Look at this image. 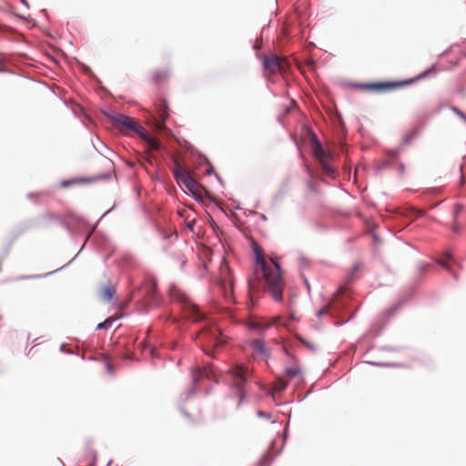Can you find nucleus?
<instances>
[{"mask_svg": "<svg viewBox=\"0 0 466 466\" xmlns=\"http://www.w3.org/2000/svg\"><path fill=\"white\" fill-rule=\"evenodd\" d=\"M285 282L280 266L276 258L266 259L262 254H257L253 275L248 279V296L254 299L258 289L267 291L274 300L281 301Z\"/></svg>", "mask_w": 466, "mask_h": 466, "instance_id": "f257e3e1", "label": "nucleus"}, {"mask_svg": "<svg viewBox=\"0 0 466 466\" xmlns=\"http://www.w3.org/2000/svg\"><path fill=\"white\" fill-rule=\"evenodd\" d=\"M107 118L111 125L122 133L135 132L139 137H145L146 129L132 117L119 113H112L107 115Z\"/></svg>", "mask_w": 466, "mask_h": 466, "instance_id": "f03ea898", "label": "nucleus"}, {"mask_svg": "<svg viewBox=\"0 0 466 466\" xmlns=\"http://www.w3.org/2000/svg\"><path fill=\"white\" fill-rule=\"evenodd\" d=\"M170 297L173 300L184 305V310L188 318L193 319L195 321L203 319V314L199 311L198 306L191 302L190 299L185 292L176 287H173L170 289Z\"/></svg>", "mask_w": 466, "mask_h": 466, "instance_id": "7ed1b4c3", "label": "nucleus"}, {"mask_svg": "<svg viewBox=\"0 0 466 466\" xmlns=\"http://www.w3.org/2000/svg\"><path fill=\"white\" fill-rule=\"evenodd\" d=\"M415 82V79H408L404 81H384L370 84H360L358 87L362 90H368L374 93H385L396 88H400Z\"/></svg>", "mask_w": 466, "mask_h": 466, "instance_id": "20e7f679", "label": "nucleus"}, {"mask_svg": "<svg viewBox=\"0 0 466 466\" xmlns=\"http://www.w3.org/2000/svg\"><path fill=\"white\" fill-rule=\"evenodd\" d=\"M231 376V384L238 390L239 401L244 398L245 385L249 377V371L247 367L237 365L229 370Z\"/></svg>", "mask_w": 466, "mask_h": 466, "instance_id": "39448f33", "label": "nucleus"}, {"mask_svg": "<svg viewBox=\"0 0 466 466\" xmlns=\"http://www.w3.org/2000/svg\"><path fill=\"white\" fill-rule=\"evenodd\" d=\"M313 151L315 157L318 158L323 173L328 177H334L336 171L335 168L330 164V161L332 159L330 152L325 150L319 142H316L314 144Z\"/></svg>", "mask_w": 466, "mask_h": 466, "instance_id": "423d86ee", "label": "nucleus"}, {"mask_svg": "<svg viewBox=\"0 0 466 466\" xmlns=\"http://www.w3.org/2000/svg\"><path fill=\"white\" fill-rule=\"evenodd\" d=\"M198 337L201 342L206 345V347H212L216 349L222 346L224 343V339L221 337V332L216 327H209L202 329L198 334Z\"/></svg>", "mask_w": 466, "mask_h": 466, "instance_id": "0eeeda50", "label": "nucleus"}, {"mask_svg": "<svg viewBox=\"0 0 466 466\" xmlns=\"http://www.w3.org/2000/svg\"><path fill=\"white\" fill-rule=\"evenodd\" d=\"M219 285L224 297L228 299L234 301L232 297L233 295V279L231 276V271L228 266L226 263L221 264L220 266V279L218 282Z\"/></svg>", "mask_w": 466, "mask_h": 466, "instance_id": "6e6552de", "label": "nucleus"}, {"mask_svg": "<svg viewBox=\"0 0 466 466\" xmlns=\"http://www.w3.org/2000/svg\"><path fill=\"white\" fill-rule=\"evenodd\" d=\"M169 109L165 100L161 99L156 106L155 113L152 114V120L155 128L161 132L166 129L165 122L168 118Z\"/></svg>", "mask_w": 466, "mask_h": 466, "instance_id": "1a4fd4ad", "label": "nucleus"}, {"mask_svg": "<svg viewBox=\"0 0 466 466\" xmlns=\"http://www.w3.org/2000/svg\"><path fill=\"white\" fill-rule=\"evenodd\" d=\"M263 65L269 74H275L286 70L289 63L285 58L271 55L264 57Z\"/></svg>", "mask_w": 466, "mask_h": 466, "instance_id": "9d476101", "label": "nucleus"}, {"mask_svg": "<svg viewBox=\"0 0 466 466\" xmlns=\"http://www.w3.org/2000/svg\"><path fill=\"white\" fill-rule=\"evenodd\" d=\"M174 177L177 182L183 183L191 192L197 190L198 183L182 167H177L174 171Z\"/></svg>", "mask_w": 466, "mask_h": 466, "instance_id": "9b49d317", "label": "nucleus"}, {"mask_svg": "<svg viewBox=\"0 0 466 466\" xmlns=\"http://www.w3.org/2000/svg\"><path fill=\"white\" fill-rule=\"evenodd\" d=\"M169 76V71L167 69H157L152 72L151 79L153 83L159 85L167 82Z\"/></svg>", "mask_w": 466, "mask_h": 466, "instance_id": "f8f14e48", "label": "nucleus"}, {"mask_svg": "<svg viewBox=\"0 0 466 466\" xmlns=\"http://www.w3.org/2000/svg\"><path fill=\"white\" fill-rule=\"evenodd\" d=\"M301 374L302 370L299 363L297 362V360H294V362L290 366H288L285 369V375L289 379L299 377Z\"/></svg>", "mask_w": 466, "mask_h": 466, "instance_id": "ddd939ff", "label": "nucleus"}, {"mask_svg": "<svg viewBox=\"0 0 466 466\" xmlns=\"http://www.w3.org/2000/svg\"><path fill=\"white\" fill-rule=\"evenodd\" d=\"M145 142H147V148L149 150H158L161 147V144L160 142L152 137L148 132L146 130V134H145V137H140Z\"/></svg>", "mask_w": 466, "mask_h": 466, "instance_id": "4468645a", "label": "nucleus"}, {"mask_svg": "<svg viewBox=\"0 0 466 466\" xmlns=\"http://www.w3.org/2000/svg\"><path fill=\"white\" fill-rule=\"evenodd\" d=\"M116 293V288L113 285L107 284L101 289L100 296L105 300H111Z\"/></svg>", "mask_w": 466, "mask_h": 466, "instance_id": "2eb2a0df", "label": "nucleus"}, {"mask_svg": "<svg viewBox=\"0 0 466 466\" xmlns=\"http://www.w3.org/2000/svg\"><path fill=\"white\" fill-rule=\"evenodd\" d=\"M211 372L210 367H205L203 369H198L193 372V379L195 381L199 380L202 377H209Z\"/></svg>", "mask_w": 466, "mask_h": 466, "instance_id": "dca6fc26", "label": "nucleus"}, {"mask_svg": "<svg viewBox=\"0 0 466 466\" xmlns=\"http://www.w3.org/2000/svg\"><path fill=\"white\" fill-rule=\"evenodd\" d=\"M251 347L255 352L265 354V345L260 339H255L251 342Z\"/></svg>", "mask_w": 466, "mask_h": 466, "instance_id": "f3484780", "label": "nucleus"}, {"mask_svg": "<svg viewBox=\"0 0 466 466\" xmlns=\"http://www.w3.org/2000/svg\"><path fill=\"white\" fill-rule=\"evenodd\" d=\"M248 326L251 329L261 330V329H268V327H270V324H267V322H264V321L251 320L249 322Z\"/></svg>", "mask_w": 466, "mask_h": 466, "instance_id": "a211bd4d", "label": "nucleus"}, {"mask_svg": "<svg viewBox=\"0 0 466 466\" xmlns=\"http://www.w3.org/2000/svg\"><path fill=\"white\" fill-rule=\"evenodd\" d=\"M87 181H88V179H86V178H76V179H71V180H64L60 183V187H67L69 186L86 183Z\"/></svg>", "mask_w": 466, "mask_h": 466, "instance_id": "6ab92c4d", "label": "nucleus"}, {"mask_svg": "<svg viewBox=\"0 0 466 466\" xmlns=\"http://www.w3.org/2000/svg\"><path fill=\"white\" fill-rule=\"evenodd\" d=\"M287 385H288V382L283 378H279L275 382L274 390L276 391L280 392L286 389Z\"/></svg>", "mask_w": 466, "mask_h": 466, "instance_id": "aec40b11", "label": "nucleus"}, {"mask_svg": "<svg viewBox=\"0 0 466 466\" xmlns=\"http://www.w3.org/2000/svg\"><path fill=\"white\" fill-rule=\"evenodd\" d=\"M445 258H446L445 259H441L439 263L445 269L451 270L450 265L447 260H452V258H453L452 255L450 252H447L445 255Z\"/></svg>", "mask_w": 466, "mask_h": 466, "instance_id": "412c9836", "label": "nucleus"}, {"mask_svg": "<svg viewBox=\"0 0 466 466\" xmlns=\"http://www.w3.org/2000/svg\"><path fill=\"white\" fill-rule=\"evenodd\" d=\"M117 318H108L106 319L105 321L99 323L97 326H96V329H107L109 327H111L113 321L115 319H116Z\"/></svg>", "mask_w": 466, "mask_h": 466, "instance_id": "4be33fe9", "label": "nucleus"}, {"mask_svg": "<svg viewBox=\"0 0 466 466\" xmlns=\"http://www.w3.org/2000/svg\"><path fill=\"white\" fill-rule=\"evenodd\" d=\"M462 209H463V207L461 204H456L454 206V210H453L454 219H457V217L462 211Z\"/></svg>", "mask_w": 466, "mask_h": 466, "instance_id": "5701e85b", "label": "nucleus"}, {"mask_svg": "<svg viewBox=\"0 0 466 466\" xmlns=\"http://www.w3.org/2000/svg\"><path fill=\"white\" fill-rule=\"evenodd\" d=\"M329 306L326 305L318 311L317 315L319 318H320L322 315L327 314L329 312Z\"/></svg>", "mask_w": 466, "mask_h": 466, "instance_id": "b1692460", "label": "nucleus"}, {"mask_svg": "<svg viewBox=\"0 0 466 466\" xmlns=\"http://www.w3.org/2000/svg\"><path fill=\"white\" fill-rule=\"evenodd\" d=\"M281 323V317H275L273 319H272V322H267V324H270L271 325H279Z\"/></svg>", "mask_w": 466, "mask_h": 466, "instance_id": "393cba45", "label": "nucleus"}, {"mask_svg": "<svg viewBox=\"0 0 466 466\" xmlns=\"http://www.w3.org/2000/svg\"><path fill=\"white\" fill-rule=\"evenodd\" d=\"M194 224H195V219H192L191 221H187L186 228L188 230L193 231L194 230Z\"/></svg>", "mask_w": 466, "mask_h": 466, "instance_id": "a878e982", "label": "nucleus"}, {"mask_svg": "<svg viewBox=\"0 0 466 466\" xmlns=\"http://www.w3.org/2000/svg\"><path fill=\"white\" fill-rule=\"evenodd\" d=\"M452 230L454 232H459L460 231V226L457 223V219H454V223H453V226H452Z\"/></svg>", "mask_w": 466, "mask_h": 466, "instance_id": "bb28decb", "label": "nucleus"}, {"mask_svg": "<svg viewBox=\"0 0 466 466\" xmlns=\"http://www.w3.org/2000/svg\"><path fill=\"white\" fill-rule=\"evenodd\" d=\"M4 71H5V69H4V67L2 66V64L0 63V72H4Z\"/></svg>", "mask_w": 466, "mask_h": 466, "instance_id": "cd10ccee", "label": "nucleus"}, {"mask_svg": "<svg viewBox=\"0 0 466 466\" xmlns=\"http://www.w3.org/2000/svg\"><path fill=\"white\" fill-rule=\"evenodd\" d=\"M418 213H419V216H421L423 214V212L421 210H419Z\"/></svg>", "mask_w": 466, "mask_h": 466, "instance_id": "c85d7f7f", "label": "nucleus"}, {"mask_svg": "<svg viewBox=\"0 0 466 466\" xmlns=\"http://www.w3.org/2000/svg\"><path fill=\"white\" fill-rule=\"evenodd\" d=\"M151 353H152L153 356L155 355V350L154 349H151Z\"/></svg>", "mask_w": 466, "mask_h": 466, "instance_id": "c756f323", "label": "nucleus"}]
</instances>
